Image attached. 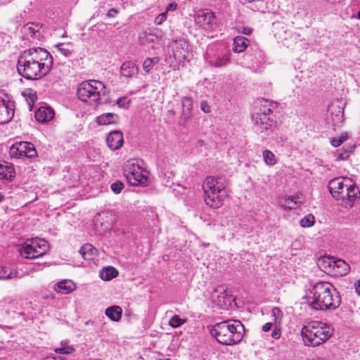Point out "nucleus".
Instances as JSON below:
<instances>
[{
	"label": "nucleus",
	"instance_id": "4d7b16f0",
	"mask_svg": "<svg viewBox=\"0 0 360 360\" xmlns=\"http://www.w3.org/2000/svg\"><path fill=\"white\" fill-rule=\"evenodd\" d=\"M23 29H24L25 31L27 30H32V27H31L30 25L27 24V25H25L24 26Z\"/></svg>",
	"mask_w": 360,
	"mask_h": 360
},
{
	"label": "nucleus",
	"instance_id": "f257e3e1",
	"mask_svg": "<svg viewBox=\"0 0 360 360\" xmlns=\"http://www.w3.org/2000/svg\"><path fill=\"white\" fill-rule=\"evenodd\" d=\"M53 64L50 53L41 48L25 51L19 57L17 69L27 79H38L45 76Z\"/></svg>",
	"mask_w": 360,
	"mask_h": 360
},
{
	"label": "nucleus",
	"instance_id": "79ce46f5",
	"mask_svg": "<svg viewBox=\"0 0 360 360\" xmlns=\"http://www.w3.org/2000/svg\"><path fill=\"white\" fill-rule=\"evenodd\" d=\"M117 104L119 107L127 109L131 104V100L127 96H123L117 99Z\"/></svg>",
	"mask_w": 360,
	"mask_h": 360
},
{
	"label": "nucleus",
	"instance_id": "c9c22d12",
	"mask_svg": "<svg viewBox=\"0 0 360 360\" xmlns=\"http://www.w3.org/2000/svg\"><path fill=\"white\" fill-rule=\"evenodd\" d=\"M16 301L11 297H5L0 301V307L9 311L15 307Z\"/></svg>",
	"mask_w": 360,
	"mask_h": 360
},
{
	"label": "nucleus",
	"instance_id": "20e7f679",
	"mask_svg": "<svg viewBox=\"0 0 360 360\" xmlns=\"http://www.w3.org/2000/svg\"><path fill=\"white\" fill-rule=\"evenodd\" d=\"M333 331L330 325L313 321L302 327L301 335L306 345L315 347L326 342L331 337Z\"/></svg>",
	"mask_w": 360,
	"mask_h": 360
},
{
	"label": "nucleus",
	"instance_id": "c03bdc74",
	"mask_svg": "<svg viewBox=\"0 0 360 360\" xmlns=\"http://www.w3.org/2000/svg\"><path fill=\"white\" fill-rule=\"evenodd\" d=\"M271 313H272V316H274V323H280L282 316H283L282 311L278 307H274L272 309Z\"/></svg>",
	"mask_w": 360,
	"mask_h": 360
},
{
	"label": "nucleus",
	"instance_id": "6e6d98bb",
	"mask_svg": "<svg viewBox=\"0 0 360 360\" xmlns=\"http://www.w3.org/2000/svg\"><path fill=\"white\" fill-rule=\"evenodd\" d=\"M355 292L360 295V279L354 283Z\"/></svg>",
	"mask_w": 360,
	"mask_h": 360
},
{
	"label": "nucleus",
	"instance_id": "052dcab7",
	"mask_svg": "<svg viewBox=\"0 0 360 360\" xmlns=\"http://www.w3.org/2000/svg\"><path fill=\"white\" fill-rule=\"evenodd\" d=\"M155 360H170V359L168 358H166V359H157Z\"/></svg>",
	"mask_w": 360,
	"mask_h": 360
},
{
	"label": "nucleus",
	"instance_id": "4c0bfd02",
	"mask_svg": "<svg viewBox=\"0 0 360 360\" xmlns=\"http://www.w3.org/2000/svg\"><path fill=\"white\" fill-rule=\"evenodd\" d=\"M72 46L70 44H58L56 46V51L65 57H68L72 53Z\"/></svg>",
	"mask_w": 360,
	"mask_h": 360
},
{
	"label": "nucleus",
	"instance_id": "c756f323",
	"mask_svg": "<svg viewBox=\"0 0 360 360\" xmlns=\"http://www.w3.org/2000/svg\"><path fill=\"white\" fill-rule=\"evenodd\" d=\"M14 278H19L17 270L0 265V279L8 280Z\"/></svg>",
	"mask_w": 360,
	"mask_h": 360
},
{
	"label": "nucleus",
	"instance_id": "a878e982",
	"mask_svg": "<svg viewBox=\"0 0 360 360\" xmlns=\"http://www.w3.org/2000/svg\"><path fill=\"white\" fill-rule=\"evenodd\" d=\"M328 112L330 113L334 122H340L343 117V108L338 105L332 103L328 106Z\"/></svg>",
	"mask_w": 360,
	"mask_h": 360
},
{
	"label": "nucleus",
	"instance_id": "0e129e2a",
	"mask_svg": "<svg viewBox=\"0 0 360 360\" xmlns=\"http://www.w3.org/2000/svg\"><path fill=\"white\" fill-rule=\"evenodd\" d=\"M31 36H32L34 34V31H31Z\"/></svg>",
	"mask_w": 360,
	"mask_h": 360
},
{
	"label": "nucleus",
	"instance_id": "58836bf2",
	"mask_svg": "<svg viewBox=\"0 0 360 360\" xmlns=\"http://www.w3.org/2000/svg\"><path fill=\"white\" fill-rule=\"evenodd\" d=\"M349 138V135L347 132L342 133L338 137H333L330 139V143L334 147L340 146L342 143L346 141Z\"/></svg>",
	"mask_w": 360,
	"mask_h": 360
},
{
	"label": "nucleus",
	"instance_id": "a19ab883",
	"mask_svg": "<svg viewBox=\"0 0 360 360\" xmlns=\"http://www.w3.org/2000/svg\"><path fill=\"white\" fill-rule=\"evenodd\" d=\"M254 2H255V4L252 6V10L262 13L265 12L266 4L264 0H255Z\"/></svg>",
	"mask_w": 360,
	"mask_h": 360
},
{
	"label": "nucleus",
	"instance_id": "0eeeda50",
	"mask_svg": "<svg viewBox=\"0 0 360 360\" xmlns=\"http://www.w3.org/2000/svg\"><path fill=\"white\" fill-rule=\"evenodd\" d=\"M328 189L337 200H348L353 202L359 196V191L354 183L348 177H337L328 183Z\"/></svg>",
	"mask_w": 360,
	"mask_h": 360
},
{
	"label": "nucleus",
	"instance_id": "37998d69",
	"mask_svg": "<svg viewBox=\"0 0 360 360\" xmlns=\"http://www.w3.org/2000/svg\"><path fill=\"white\" fill-rule=\"evenodd\" d=\"M185 320H183L179 318V316H174L171 318L169 321V325L172 328H177L184 323Z\"/></svg>",
	"mask_w": 360,
	"mask_h": 360
},
{
	"label": "nucleus",
	"instance_id": "680f3d73",
	"mask_svg": "<svg viewBox=\"0 0 360 360\" xmlns=\"http://www.w3.org/2000/svg\"><path fill=\"white\" fill-rule=\"evenodd\" d=\"M312 360H324V359H321V358H319V357H317V358H315V359H312Z\"/></svg>",
	"mask_w": 360,
	"mask_h": 360
},
{
	"label": "nucleus",
	"instance_id": "49530a36",
	"mask_svg": "<svg viewBox=\"0 0 360 360\" xmlns=\"http://www.w3.org/2000/svg\"><path fill=\"white\" fill-rule=\"evenodd\" d=\"M167 12H162V13L159 14L158 16L155 17V23L157 25L162 24L167 20Z\"/></svg>",
	"mask_w": 360,
	"mask_h": 360
},
{
	"label": "nucleus",
	"instance_id": "c85d7f7f",
	"mask_svg": "<svg viewBox=\"0 0 360 360\" xmlns=\"http://www.w3.org/2000/svg\"><path fill=\"white\" fill-rule=\"evenodd\" d=\"M117 120V115L111 112L103 113L97 117V122L100 125L115 124Z\"/></svg>",
	"mask_w": 360,
	"mask_h": 360
},
{
	"label": "nucleus",
	"instance_id": "2f4dec72",
	"mask_svg": "<svg viewBox=\"0 0 360 360\" xmlns=\"http://www.w3.org/2000/svg\"><path fill=\"white\" fill-rule=\"evenodd\" d=\"M99 274L102 280L110 281L117 276L118 271L115 267L109 266L102 269Z\"/></svg>",
	"mask_w": 360,
	"mask_h": 360
},
{
	"label": "nucleus",
	"instance_id": "aec40b11",
	"mask_svg": "<svg viewBox=\"0 0 360 360\" xmlns=\"http://www.w3.org/2000/svg\"><path fill=\"white\" fill-rule=\"evenodd\" d=\"M15 176V171L12 164L3 162L0 163V179L12 181Z\"/></svg>",
	"mask_w": 360,
	"mask_h": 360
},
{
	"label": "nucleus",
	"instance_id": "423d86ee",
	"mask_svg": "<svg viewBox=\"0 0 360 360\" xmlns=\"http://www.w3.org/2000/svg\"><path fill=\"white\" fill-rule=\"evenodd\" d=\"M202 188L205 192V202L209 207L217 209L223 205L227 192L221 179L207 176Z\"/></svg>",
	"mask_w": 360,
	"mask_h": 360
},
{
	"label": "nucleus",
	"instance_id": "412c9836",
	"mask_svg": "<svg viewBox=\"0 0 360 360\" xmlns=\"http://www.w3.org/2000/svg\"><path fill=\"white\" fill-rule=\"evenodd\" d=\"M350 271V266L345 261L340 259H335L332 275L335 276H344Z\"/></svg>",
	"mask_w": 360,
	"mask_h": 360
},
{
	"label": "nucleus",
	"instance_id": "ea45409f",
	"mask_svg": "<svg viewBox=\"0 0 360 360\" xmlns=\"http://www.w3.org/2000/svg\"><path fill=\"white\" fill-rule=\"evenodd\" d=\"M314 223V217L311 214H308L302 219L300 221V226L302 227H310Z\"/></svg>",
	"mask_w": 360,
	"mask_h": 360
},
{
	"label": "nucleus",
	"instance_id": "e433bc0d",
	"mask_svg": "<svg viewBox=\"0 0 360 360\" xmlns=\"http://www.w3.org/2000/svg\"><path fill=\"white\" fill-rule=\"evenodd\" d=\"M75 348L72 346L68 345V342L63 340L61 342V347L55 349V352L58 354H69L75 352Z\"/></svg>",
	"mask_w": 360,
	"mask_h": 360
},
{
	"label": "nucleus",
	"instance_id": "39448f33",
	"mask_svg": "<svg viewBox=\"0 0 360 360\" xmlns=\"http://www.w3.org/2000/svg\"><path fill=\"white\" fill-rule=\"evenodd\" d=\"M273 103L267 100L260 101L252 114L253 129L257 134L265 133L275 125Z\"/></svg>",
	"mask_w": 360,
	"mask_h": 360
},
{
	"label": "nucleus",
	"instance_id": "7c9ffc66",
	"mask_svg": "<svg viewBox=\"0 0 360 360\" xmlns=\"http://www.w3.org/2000/svg\"><path fill=\"white\" fill-rule=\"evenodd\" d=\"M139 39L141 45L154 44L158 40V36L147 31L141 32Z\"/></svg>",
	"mask_w": 360,
	"mask_h": 360
},
{
	"label": "nucleus",
	"instance_id": "4468645a",
	"mask_svg": "<svg viewBox=\"0 0 360 360\" xmlns=\"http://www.w3.org/2000/svg\"><path fill=\"white\" fill-rule=\"evenodd\" d=\"M210 298L213 303L222 309H228L233 300L232 296L227 294L224 286H219L215 288L212 292Z\"/></svg>",
	"mask_w": 360,
	"mask_h": 360
},
{
	"label": "nucleus",
	"instance_id": "a211bd4d",
	"mask_svg": "<svg viewBox=\"0 0 360 360\" xmlns=\"http://www.w3.org/2000/svg\"><path fill=\"white\" fill-rule=\"evenodd\" d=\"M53 289L57 293L66 295L74 291L76 289V285L71 280L65 279L57 283Z\"/></svg>",
	"mask_w": 360,
	"mask_h": 360
},
{
	"label": "nucleus",
	"instance_id": "3c124183",
	"mask_svg": "<svg viewBox=\"0 0 360 360\" xmlns=\"http://www.w3.org/2000/svg\"><path fill=\"white\" fill-rule=\"evenodd\" d=\"M177 4L176 3H170L167 5L166 8V11L165 12L168 13V11H174L176 9Z\"/></svg>",
	"mask_w": 360,
	"mask_h": 360
},
{
	"label": "nucleus",
	"instance_id": "cd10ccee",
	"mask_svg": "<svg viewBox=\"0 0 360 360\" xmlns=\"http://www.w3.org/2000/svg\"><path fill=\"white\" fill-rule=\"evenodd\" d=\"M105 314L112 321H119L122 318V309L119 306H111L105 309Z\"/></svg>",
	"mask_w": 360,
	"mask_h": 360
},
{
	"label": "nucleus",
	"instance_id": "de8ad7c7",
	"mask_svg": "<svg viewBox=\"0 0 360 360\" xmlns=\"http://www.w3.org/2000/svg\"><path fill=\"white\" fill-rule=\"evenodd\" d=\"M281 327L278 326H275V327L271 334V338L275 340H278L281 338Z\"/></svg>",
	"mask_w": 360,
	"mask_h": 360
},
{
	"label": "nucleus",
	"instance_id": "a18cd8bd",
	"mask_svg": "<svg viewBox=\"0 0 360 360\" xmlns=\"http://www.w3.org/2000/svg\"><path fill=\"white\" fill-rule=\"evenodd\" d=\"M124 184L120 181H116L115 182L112 183L110 186L112 191L116 194L120 193L124 188Z\"/></svg>",
	"mask_w": 360,
	"mask_h": 360
},
{
	"label": "nucleus",
	"instance_id": "8fccbe9b",
	"mask_svg": "<svg viewBox=\"0 0 360 360\" xmlns=\"http://www.w3.org/2000/svg\"><path fill=\"white\" fill-rule=\"evenodd\" d=\"M353 150V148L350 147L348 150H347L344 153H340L338 154V158L340 160H345L348 158L349 154Z\"/></svg>",
	"mask_w": 360,
	"mask_h": 360
},
{
	"label": "nucleus",
	"instance_id": "09e8293b",
	"mask_svg": "<svg viewBox=\"0 0 360 360\" xmlns=\"http://www.w3.org/2000/svg\"><path fill=\"white\" fill-rule=\"evenodd\" d=\"M200 109L204 112L208 113L210 112V107L208 105L207 102L205 101H202L200 103Z\"/></svg>",
	"mask_w": 360,
	"mask_h": 360
},
{
	"label": "nucleus",
	"instance_id": "473e14b6",
	"mask_svg": "<svg viewBox=\"0 0 360 360\" xmlns=\"http://www.w3.org/2000/svg\"><path fill=\"white\" fill-rule=\"evenodd\" d=\"M160 62L159 57L147 58L143 63V69L146 73H149L153 67Z\"/></svg>",
	"mask_w": 360,
	"mask_h": 360
},
{
	"label": "nucleus",
	"instance_id": "5701e85b",
	"mask_svg": "<svg viewBox=\"0 0 360 360\" xmlns=\"http://www.w3.org/2000/svg\"><path fill=\"white\" fill-rule=\"evenodd\" d=\"M335 258L332 257H323L319 259L318 265L326 274H333Z\"/></svg>",
	"mask_w": 360,
	"mask_h": 360
},
{
	"label": "nucleus",
	"instance_id": "5fc2aeb1",
	"mask_svg": "<svg viewBox=\"0 0 360 360\" xmlns=\"http://www.w3.org/2000/svg\"><path fill=\"white\" fill-rule=\"evenodd\" d=\"M272 326H273V323H271V322L266 323L262 326V330L264 331V332L269 331L271 330V328H272Z\"/></svg>",
	"mask_w": 360,
	"mask_h": 360
},
{
	"label": "nucleus",
	"instance_id": "f704fd0d",
	"mask_svg": "<svg viewBox=\"0 0 360 360\" xmlns=\"http://www.w3.org/2000/svg\"><path fill=\"white\" fill-rule=\"evenodd\" d=\"M262 156L264 162L269 166H273L277 162L275 155L271 150H264L262 153Z\"/></svg>",
	"mask_w": 360,
	"mask_h": 360
},
{
	"label": "nucleus",
	"instance_id": "72a5a7b5",
	"mask_svg": "<svg viewBox=\"0 0 360 360\" xmlns=\"http://www.w3.org/2000/svg\"><path fill=\"white\" fill-rule=\"evenodd\" d=\"M181 105L183 109V113L185 114L188 117L191 116V111L193 109V101L190 97H183L181 98Z\"/></svg>",
	"mask_w": 360,
	"mask_h": 360
},
{
	"label": "nucleus",
	"instance_id": "9b49d317",
	"mask_svg": "<svg viewBox=\"0 0 360 360\" xmlns=\"http://www.w3.org/2000/svg\"><path fill=\"white\" fill-rule=\"evenodd\" d=\"M195 23L207 32L212 31L217 25L214 13L209 9H201L194 15Z\"/></svg>",
	"mask_w": 360,
	"mask_h": 360
},
{
	"label": "nucleus",
	"instance_id": "ddd939ff",
	"mask_svg": "<svg viewBox=\"0 0 360 360\" xmlns=\"http://www.w3.org/2000/svg\"><path fill=\"white\" fill-rule=\"evenodd\" d=\"M9 153L11 158H32L37 155L33 143L27 141L16 142L10 148Z\"/></svg>",
	"mask_w": 360,
	"mask_h": 360
},
{
	"label": "nucleus",
	"instance_id": "6ab92c4d",
	"mask_svg": "<svg viewBox=\"0 0 360 360\" xmlns=\"http://www.w3.org/2000/svg\"><path fill=\"white\" fill-rule=\"evenodd\" d=\"M53 116L54 111L50 107L41 106L35 112V118L40 122H49Z\"/></svg>",
	"mask_w": 360,
	"mask_h": 360
},
{
	"label": "nucleus",
	"instance_id": "f3484780",
	"mask_svg": "<svg viewBox=\"0 0 360 360\" xmlns=\"http://www.w3.org/2000/svg\"><path fill=\"white\" fill-rule=\"evenodd\" d=\"M106 142L108 147L112 150H117L123 144V135L120 131H113L110 132L107 138Z\"/></svg>",
	"mask_w": 360,
	"mask_h": 360
},
{
	"label": "nucleus",
	"instance_id": "864d4df0",
	"mask_svg": "<svg viewBox=\"0 0 360 360\" xmlns=\"http://www.w3.org/2000/svg\"><path fill=\"white\" fill-rule=\"evenodd\" d=\"M240 32L245 35H250L252 33V30L248 27H242V30Z\"/></svg>",
	"mask_w": 360,
	"mask_h": 360
},
{
	"label": "nucleus",
	"instance_id": "bb28decb",
	"mask_svg": "<svg viewBox=\"0 0 360 360\" xmlns=\"http://www.w3.org/2000/svg\"><path fill=\"white\" fill-rule=\"evenodd\" d=\"M97 252L96 249L91 244L86 243L81 247L79 253L85 260L91 261L94 259Z\"/></svg>",
	"mask_w": 360,
	"mask_h": 360
},
{
	"label": "nucleus",
	"instance_id": "b1692460",
	"mask_svg": "<svg viewBox=\"0 0 360 360\" xmlns=\"http://www.w3.org/2000/svg\"><path fill=\"white\" fill-rule=\"evenodd\" d=\"M249 40L243 36H237L233 39V51L236 53L244 51L249 45Z\"/></svg>",
	"mask_w": 360,
	"mask_h": 360
},
{
	"label": "nucleus",
	"instance_id": "bf43d9fd",
	"mask_svg": "<svg viewBox=\"0 0 360 360\" xmlns=\"http://www.w3.org/2000/svg\"><path fill=\"white\" fill-rule=\"evenodd\" d=\"M4 198V195L1 193H0V202L1 200H3Z\"/></svg>",
	"mask_w": 360,
	"mask_h": 360
},
{
	"label": "nucleus",
	"instance_id": "dca6fc26",
	"mask_svg": "<svg viewBox=\"0 0 360 360\" xmlns=\"http://www.w3.org/2000/svg\"><path fill=\"white\" fill-rule=\"evenodd\" d=\"M13 115V103L3 99L0 96V124L8 122Z\"/></svg>",
	"mask_w": 360,
	"mask_h": 360
},
{
	"label": "nucleus",
	"instance_id": "393cba45",
	"mask_svg": "<svg viewBox=\"0 0 360 360\" xmlns=\"http://www.w3.org/2000/svg\"><path fill=\"white\" fill-rule=\"evenodd\" d=\"M302 203V196L293 195L283 199L281 205L283 208L289 210L296 209Z\"/></svg>",
	"mask_w": 360,
	"mask_h": 360
},
{
	"label": "nucleus",
	"instance_id": "7ed1b4c3",
	"mask_svg": "<svg viewBox=\"0 0 360 360\" xmlns=\"http://www.w3.org/2000/svg\"><path fill=\"white\" fill-rule=\"evenodd\" d=\"M245 327L238 320H227L214 324L211 330V335L223 345H234L243 338Z\"/></svg>",
	"mask_w": 360,
	"mask_h": 360
},
{
	"label": "nucleus",
	"instance_id": "9d476101",
	"mask_svg": "<svg viewBox=\"0 0 360 360\" xmlns=\"http://www.w3.org/2000/svg\"><path fill=\"white\" fill-rule=\"evenodd\" d=\"M146 172L138 164L131 161L127 162L124 169V174L128 183L134 186L146 184Z\"/></svg>",
	"mask_w": 360,
	"mask_h": 360
},
{
	"label": "nucleus",
	"instance_id": "1a4fd4ad",
	"mask_svg": "<svg viewBox=\"0 0 360 360\" xmlns=\"http://www.w3.org/2000/svg\"><path fill=\"white\" fill-rule=\"evenodd\" d=\"M49 250L48 242L41 238L27 240L20 248L21 256L27 259H34L45 255Z\"/></svg>",
	"mask_w": 360,
	"mask_h": 360
},
{
	"label": "nucleus",
	"instance_id": "2eb2a0df",
	"mask_svg": "<svg viewBox=\"0 0 360 360\" xmlns=\"http://www.w3.org/2000/svg\"><path fill=\"white\" fill-rule=\"evenodd\" d=\"M170 46L177 62H184L186 59L189 53V44L186 39L181 38L173 40Z\"/></svg>",
	"mask_w": 360,
	"mask_h": 360
},
{
	"label": "nucleus",
	"instance_id": "e2e57ef3",
	"mask_svg": "<svg viewBox=\"0 0 360 360\" xmlns=\"http://www.w3.org/2000/svg\"><path fill=\"white\" fill-rule=\"evenodd\" d=\"M358 18L360 19V11L358 12Z\"/></svg>",
	"mask_w": 360,
	"mask_h": 360
},
{
	"label": "nucleus",
	"instance_id": "603ef678",
	"mask_svg": "<svg viewBox=\"0 0 360 360\" xmlns=\"http://www.w3.org/2000/svg\"><path fill=\"white\" fill-rule=\"evenodd\" d=\"M118 13L117 10L115 8H111L107 13V16L109 18H113Z\"/></svg>",
	"mask_w": 360,
	"mask_h": 360
},
{
	"label": "nucleus",
	"instance_id": "6e6552de",
	"mask_svg": "<svg viewBox=\"0 0 360 360\" xmlns=\"http://www.w3.org/2000/svg\"><path fill=\"white\" fill-rule=\"evenodd\" d=\"M104 84L98 80L90 79L84 81L77 89V95L80 101L89 105H97L101 103L105 93Z\"/></svg>",
	"mask_w": 360,
	"mask_h": 360
},
{
	"label": "nucleus",
	"instance_id": "13d9d810",
	"mask_svg": "<svg viewBox=\"0 0 360 360\" xmlns=\"http://www.w3.org/2000/svg\"><path fill=\"white\" fill-rule=\"evenodd\" d=\"M46 360H58V358L56 357H52V358H47Z\"/></svg>",
	"mask_w": 360,
	"mask_h": 360
},
{
	"label": "nucleus",
	"instance_id": "f8f14e48",
	"mask_svg": "<svg viewBox=\"0 0 360 360\" xmlns=\"http://www.w3.org/2000/svg\"><path fill=\"white\" fill-rule=\"evenodd\" d=\"M229 50L224 46L216 49H210L207 51V60L209 64L214 68H220L229 63Z\"/></svg>",
	"mask_w": 360,
	"mask_h": 360
},
{
	"label": "nucleus",
	"instance_id": "f03ea898",
	"mask_svg": "<svg viewBox=\"0 0 360 360\" xmlns=\"http://www.w3.org/2000/svg\"><path fill=\"white\" fill-rule=\"evenodd\" d=\"M307 302L314 310L335 309L340 304V297L335 288L328 282L320 281L309 290Z\"/></svg>",
	"mask_w": 360,
	"mask_h": 360
},
{
	"label": "nucleus",
	"instance_id": "4be33fe9",
	"mask_svg": "<svg viewBox=\"0 0 360 360\" xmlns=\"http://www.w3.org/2000/svg\"><path fill=\"white\" fill-rule=\"evenodd\" d=\"M139 68L132 61L124 62L120 68V75L125 77H131L137 74Z\"/></svg>",
	"mask_w": 360,
	"mask_h": 360
}]
</instances>
